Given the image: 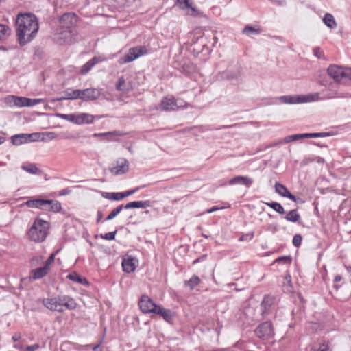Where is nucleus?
Returning a JSON list of instances; mask_svg holds the SVG:
<instances>
[{"instance_id": "obj_12", "label": "nucleus", "mask_w": 351, "mask_h": 351, "mask_svg": "<svg viewBox=\"0 0 351 351\" xmlns=\"http://www.w3.org/2000/svg\"><path fill=\"white\" fill-rule=\"evenodd\" d=\"M80 90H79V89H75V90L67 89V90H64V92H62V95L61 97H57L56 99H53L51 100V101L55 102V101H62V100L77 99H80Z\"/></svg>"}, {"instance_id": "obj_11", "label": "nucleus", "mask_w": 351, "mask_h": 351, "mask_svg": "<svg viewBox=\"0 0 351 351\" xmlns=\"http://www.w3.org/2000/svg\"><path fill=\"white\" fill-rule=\"evenodd\" d=\"M129 164L127 160L121 159L117 162L116 166L110 168V171L114 176L124 174L128 171Z\"/></svg>"}, {"instance_id": "obj_24", "label": "nucleus", "mask_w": 351, "mask_h": 351, "mask_svg": "<svg viewBox=\"0 0 351 351\" xmlns=\"http://www.w3.org/2000/svg\"><path fill=\"white\" fill-rule=\"evenodd\" d=\"M12 143L14 145H21L29 143L28 134H15L12 136Z\"/></svg>"}, {"instance_id": "obj_6", "label": "nucleus", "mask_w": 351, "mask_h": 351, "mask_svg": "<svg viewBox=\"0 0 351 351\" xmlns=\"http://www.w3.org/2000/svg\"><path fill=\"white\" fill-rule=\"evenodd\" d=\"M147 49L145 46H138L130 48L124 56L119 58V63L123 64L131 62L138 58L140 56L147 54Z\"/></svg>"}, {"instance_id": "obj_19", "label": "nucleus", "mask_w": 351, "mask_h": 351, "mask_svg": "<svg viewBox=\"0 0 351 351\" xmlns=\"http://www.w3.org/2000/svg\"><path fill=\"white\" fill-rule=\"evenodd\" d=\"M76 124H90L94 121V116L88 113H79L76 114Z\"/></svg>"}, {"instance_id": "obj_55", "label": "nucleus", "mask_w": 351, "mask_h": 351, "mask_svg": "<svg viewBox=\"0 0 351 351\" xmlns=\"http://www.w3.org/2000/svg\"><path fill=\"white\" fill-rule=\"evenodd\" d=\"M254 332L257 337H258L259 338H262L263 337V325L259 324Z\"/></svg>"}, {"instance_id": "obj_31", "label": "nucleus", "mask_w": 351, "mask_h": 351, "mask_svg": "<svg viewBox=\"0 0 351 351\" xmlns=\"http://www.w3.org/2000/svg\"><path fill=\"white\" fill-rule=\"evenodd\" d=\"M82 346H77L75 343L66 341L61 345L62 351H80Z\"/></svg>"}, {"instance_id": "obj_64", "label": "nucleus", "mask_w": 351, "mask_h": 351, "mask_svg": "<svg viewBox=\"0 0 351 351\" xmlns=\"http://www.w3.org/2000/svg\"><path fill=\"white\" fill-rule=\"evenodd\" d=\"M342 280V277L340 275H336L334 278V282H337Z\"/></svg>"}, {"instance_id": "obj_62", "label": "nucleus", "mask_w": 351, "mask_h": 351, "mask_svg": "<svg viewBox=\"0 0 351 351\" xmlns=\"http://www.w3.org/2000/svg\"><path fill=\"white\" fill-rule=\"evenodd\" d=\"M219 209H220V208H219V207L213 206V207H212V208H210L208 209L206 212H207L208 213H213V212H215V211H216V210H219Z\"/></svg>"}, {"instance_id": "obj_63", "label": "nucleus", "mask_w": 351, "mask_h": 351, "mask_svg": "<svg viewBox=\"0 0 351 351\" xmlns=\"http://www.w3.org/2000/svg\"><path fill=\"white\" fill-rule=\"evenodd\" d=\"M102 219V213L101 211H97V223H99Z\"/></svg>"}, {"instance_id": "obj_4", "label": "nucleus", "mask_w": 351, "mask_h": 351, "mask_svg": "<svg viewBox=\"0 0 351 351\" xmlns=\"http://www.w3.org/2000/svg\"><path fill=\"white\" fill-rule=\"evenodd\" d=\"M76 32L58 27L53 34V40L58 45H71L75 40Z\"/></svg>"}, {"instance_id": "obj_26", "label": "nucleus", "mask_w": 351, "mask_h": 351, "mask_svg": "<svg viewBox=\"0 0 351 351\" xmlns=\"http://www.w3.org/2000/svg\"><path fill=\"white\" fill-rule=\"evenodd\" d=\"M98 62L99 60L96 57L93 58L82 66L80 73L82 75H86L93 66L98 63Z\"/></svg>"}, {"instance_id": "obj_33", "label": "nucleus", "mask_w": 351, "mask_h": 351, "mask_svg": "<svg viewBox=\"0 0 351 351\" xmlns=\"http://www.w3.org/2000/svg\"><path fill=\"white\" fill-rule=\"evenodd\" d=\"M285 218L289 221L297 222L300 219V215L296 209H293L290 210Z\"/></svg>"}, {"instance_id": "obj_28", "label": "nucleus", "mask_w": 351, "mask_h": 351, "mask_svg": "<svg viewBox=\"0 0 351 351\" xmlns=\"http://www.w3.org/2000/svg\"><path fill=\"white\" fill-rule=\"evenodd\" d=\"M324 23L330 29H335L337 27V23L335 20L334 16L329 13H326L323 18Z\"/></svg>"}, {"instance_id": "obj_5", "label": "nucleus", "mask_w": 351, "mask_h": 351, "mask_svg": "<svg viewBox=\"0 0 351 351\" xmlns=\"http://www.w3.org/2000/svg\"><path fill=\"white\" fill-rule=\"evenodd\" d=\"M319 95L317 93L306 95H285L279 97V100L281 103L289 104L315 101L319 100Z\"/></svg>"}, {"instance_id": "obj_53", "label": "nucleus", "mask_w": 351, "mask_h": 351, "mask_svg": "<svg viewBox=\"0 0 351 351\" xmlns=\"http://www.w3.org/2000/svg\"><path fill=\"white\" fill-rule=\"evenodd\" d=\"M351 97V95H350L348 93H343L337 92L334 95H330L328 97V98H334V97L346 98V97Z\"/></svg>"}, {"instance_id": "obj_14", "label": "nucleus", "mask_w": 351, "mask_h": 351, "mask_svg": "<svg viewBox=\"0 0 351 351\" xmlns=\"http://www.w3.org/2000/svg\"><path fill=\"white\" fill-rule=\"evenodd\" d=\"M275 191L279 195L284 197H287L289 199H291L295 202H297L298 200H299V198H297L295 195H292L289 192L288 189L285 186H284L283 184H282L280 183L276 182L275 184Z\"/></svg>"}, {"instance_id": "obj_54", "label": "nucleus", "mask_w": 351, "mask_h": 351, "mask_svg": "<svg viewBox=\"0 0 351 351\" xmlns=\"http://www.w3.org/2000/svg\"><path fill=\"white\" fill-rule=\"evenodd\" d=\"M254 237L253 233H247L246 234L242 235L239 237V241H250Z\"/></svg>"}, {"instance_id": "obj_56", "label": "nucleus", "mask_w": 351, "mask_h": 351, "mask_svg": "<svg viewBox=\"0 0 351 351\" xmlns=\"http://www.w3.org/2000/svg\"><path fill=\"white\" fill-rule=\"evenodd\" d=\"M55 258V254H52L50 255V256L48 258L47 261L45 263V266L47 267L49 269H50L51 265L53 263Z\"/></svg>"}, {"instance_id": "obj_7", "label": "nucleus", "mask_w": 351, "mask_h": 351, "mask_svg": "<svg viewBox=\"0 0 351 351\" xmlns=\"http://www.w3.org/2000/svg\"><path fill=\"white\" fill-rule=\"evenodd\" d=\"M77 16L74 13H66L60 19L58 27L65 29H73L77 21Z\"/></svg>"}, {"instance_id": "obj_52", "label": "nucleus", "mask_w": 351, "mask_h": 351, "mask_svg": "<svg viewBox=\"0 0 351 351\" xmlns=\"http://www.w3.org/2000/svg\"><path fill=\"white\" fill-rule=\"evenodd\" d=\"M26 97L16 96V107H25Z\"/></svg>"}, {"instance_id": "obj_48", "label": "nucleus", "mask_w": 351, "mask_h": 351, "mask_svg": "<svg viewBox=\"0 0 351 351\" xmlns=\"http://www.w3.org/2000/svg\"><path fill=\"white\" fill-rule=\"evenodd\" d=\"M116 234L117 230L106 233L105 234H101V237L108 241H112L114 239Z\"/></svg>"}, {"instance_id": "obj_15", "label": "nucleus", "mask_w": 351, "mask_h": 351, "mask_svg": "<svg viewBox=\"0 0 351 351\" xmlns=\"http://www.w3.org/2000/svg\"><path fill=\"white\" fill-rule=\"evenodd\" d=\"M154 314L159 315L161 316L165 321L167 322H171L175 314L170 309H166L163 308L162 306L158 305L156 308L153 312Z\"/></svg>"}, {"instance_id": "obj_30", "label": "nucleus", "mask_w": 351, "mask_h": 351, "mask_svg": "<svg viewBox=\"0 0 351 351\" xmlns=\"http://www.w3.org/2000/svg\"><path fill=\"white\" fill-rule=\"evenodd\" d=\"M66 278L71 280V281L78 282L82 285H87L88 282L86 278H82L76 272H72L66 276Z\"/></svg>"}, {"instance_id": "obj_2", "label": "nucleus", "mask_w": 351, "mask_h": 351, "mask_svg": "<svg viewBox=\"0 0 351 351\" xmlns=\"http://www.w3.org/2000/svg\"><path fill=\"white\" fill-rule=\"evenodd\" d=\"M49 228V225L47 221L36 218L28 230L29 239L34 242H43L48 234Z\"/></svg>"}, {"instance_id": "obj_57", "label": "nucleus", "mask_w": 351, "mask_h": 351, "mask_svg": "<svg viewBox=\"0 0 351 351\" xmlns=\"http://www.w3.org/2000/svg\"><path fill=\"white\" fill-rule=\"evenodd\" d=\"M311 351H328V346L326 344L322 343L317 349L313 348L311 349Z\"/></svg>"}, {"instance_id": "obj_25", "label": "nucleus", "mask_w": 351, "mask_h": 351, "mask_svg": "<svg viewBox=\"0 0 351 351\" xmlns=\"http://www.w3.org/2000/svg\"><path fill=\"white\" fill-rule=\"evenodd\" d=\"M261 32L262 29L261 27L246 25L243 29L242 33L247 36H253L260 34Z\"/></svg>"}, {"instance_id": "obj_9", "label": "nucleus", "mask_w": 351, "mask_h": 351, "mask_svg": "<svg viewBox=\"0 0 351 351\" xmlns=\"http://www.w3.org/2000/svg\"><path fill=\"white\" fill-rule=\"evenodd\" d=\"M43 305L48 309L53 311L62 312L64 311V304L62 299L47 298L43 300Z\"/></svg>"}, {"instance_id": "obj_60", "label": "nucleus", "mask_w": 351, "mask_h": 351, "mask_svg": "<svg viewBox=\"0 0 351 351\" xmlns=\"http://www.w3.org/2000/svg\"><path fill=\"white\" fill-rule=\"evenodd\" d=\"M345 79L351 80V68H346Z\"/></svg>"}, {"instance_id": "obj_16", "label": "nucleus", "mask_w": 351, "mask_h": 351, "mask_svg": "<svg viewBox=\"0 0 351 351\" xmlns=\"http://www.w3.org/2000/svg\"><path fill=\"white\" fill-rule=\"evenodd\" d=\"M178 108L174 97H165L160 102V109L164 111H173Z\"/></svg>"}, {"instance_id": "obj_29", "label": "nucleus", "mask_w": 351, "mask_h": 351, "mask_svg": "<svg viewBox=\"0 0 351 351\" xmlns=\"http://www.w3.org/2000/svg\"><path fill=\"white\" fill-rule=\"evenodd\" d=\"M265 339H271L274 335V331L272 323L270 321H265Z\"/></svg>"}, {"instance_id": "obj_34", "label": "nucleus", "mask_w": 351, "mask_h": 351, "mask_svg": "<svg viewBox=\"0 0 351 351\" xmlns=\"http://www.w3.org/2000/svg\"><path fill=\"white\" fill-rule=\"evenodd\" d=\"M62 302L66 308L73 310L75 309L77 306V304L75 300L70 297H64L62 299Z\"/></svg>"}, {"instance_id": "obj_50", "label": "nucleus", "mask_w": 351, "mask_h": 351, "mask_svg": "<svg viewBox=\"0 0 351 351\" xmlns=\"http://www.w3.org/2000/svg\"><path fill=\"white\" fill-rule=\"evenodd\" d=\"M313 53L319 59H325L322 50L318 47L314 48Z\"/></svg>"}, {"instance_id": "obj_61", "label": "nucleus", "mask_w": 351, "mask_h": 351, "mask_svg": "<svg viewBox=\"0 0 351 351\" xmlns=\"http://www.w3.org/2000/svg\"><path fill=\"white\" fill-rule=\"evenodd\" d=\"M21 338V335L20 333H16L12 337V340L14 342L18 341Z\"/></svg>"}, {"instance_id": "obj_23", "label": "nucleus", "mask_w": 351, "mask_h": 351, "mask_svg": "<svg viewBox=\"0 0 351 351\" xmlns=\"http://www.w3.org/2000/svg\"><path fill=\"white\" fill-rule=\"evenodd\" d=\"M49 269L44 265L43 267L33 269L31 271L30 278L33 280L40 279L45 277L49 273Z\"/></svg>"}, {"instance_id": "obj_27", "label": "nucleus", "mask_w": 351, "mask_h": 351, "mask_svg": "<svg viewBox=\"0 0 351 351\" xmlns=\"http://www.w3.org/2000/svg\"><path fill=\"white\" fill-rule=\"evenodd\" d=\"M116 89L119 91L126 92L132 89V86L125 84L123 77H120L116 83Z\"/></svg>"}, {"instance_id": "obj_21", "label": "nucleus", "mask_w": 351, "mask_h": 351, "mask_svg": "<svg viewBox=\"0 0 351 351\" xmlns=\"http://www.w3.org/2000/svg\"><path fill=\"white\" fill-rule=\"evenodd\" d=\"M152 206L149 200L130 202L124 206L125 209L145 208Z\"/></svg>"}, {"instance_id": "obj_1", "label": "nucleus", "mask_w": 351, "mask_h": 351, "mask_svg": "<svg viewBox=\"0 0 351 351\" xmlns=\"http://www.w3.org/2000/svg\"><path fill=\"white\" fill-rule=\"evenodd\" d=\"M16 25V34L21 46L31 42L39 29L38 19L32 13L19 14Z\"/></svg>"}, {"instance_id": "obj_22", "label": "nucleus", "mask_w": 351, "mask_h": 351, "mask_svg": "<svg viewBox=\"0 0 351 351\" xmlns=\"http://www.w3.org/2000/svg\"><path fill=\"white\" fill-rule=\"evenodd\" d=\"M136 259L134 258L128 257L124 258L122 261V267L124 271L127 273L132 272L136 269Z\"/></svg>"}, {"instance_id": "obj_32", "label": "nucleus", "mask_w": 351, "mask_h": 351, "mask_svg": "<svg viewBox=\"0 0 351 351\" xmlns=\"http://www.w3.org/2000/svg\"><path fill=\"white\" fill-rule=\"evenodd\" d=\"M200 278L197 276L193 275L189 280L184 282V285L185 286L189 287V289L192 291L200 283Z\"/></svg>"}, {"instance_id": "obj_20", "label": "nucleus", "mask_w": 351, "mask_h": 351, "mask_svg": "<svg viewBox=\"0 0 351 351\" xmlns=\"http://www.w3.org/2000/svg\"><path fill=\"white\" fill-rule=\"evenodd\" d=\"M177 3L181 6L182 10L188 9L189 10V14L191 16L197 15V9L192 6V0H177Z\"/></svg>"}, {"instance_id": "obj_37", "label": "nucleus", "mask_w": 351, "mask_h": 351, "mask_svg": "<svg viewBox=\"0 0 351 351\" xmlns=\"http://www.w3.org/2000/svg\"><path fill=\"white\" fill-rule=\"evenodd\" d=\"M10 34L11 29L8 26L0 24V40H5Z\"/></svg>"}, {"instance_id": "obj_10", "label": "nucleus", "mask_w": 351, "mask_h": 351, "mask_svg": "<svg viewBox=\"0 0 351 351\" xmlns=\"http://www.w3.org/2000/svg\"><path fill=\"white\" fill-rule=\"evenodd\" d=\"M346 68L337 65H330L328 69V74L333 78L335 81H340L345 79Z\"/></svg>"}, {"instance_id": "obj_18", "label": "nucleus", "mask_w": 351, "mask_h": 351, "mask_svg": "<svg viewBox=\"0 0 351 351\" xmlns=\"http://www.w3.org/2000/svg\"><path fill=\"white\" fill-rule=\"evenodd\" d=\"M276 298L272 295L265 296V315L267 311L274 313L276 308Z\"/></svg>"}, {"instance_id": "obj_44", "label": "nucleus", "mask_w": 351, "mask_h": 351, "mask_svg": "<svg viewBox=\"0 0 351 351\" xmlns=\"http://www.w3.org/2000/svg\"><path fill=\"white\" fill-rule=\"evenodd\" d=\"M5 102L10 106H16V96L8 95L5 98Z\"/></svg>"}, {"instance_id": "obj_47", "label": "nucleus", "mask_w": 351, "mask_h": 351, "mask_svg": "<svg viewBox=\"0 0 351 351\" xmlns=\"http://www.w3.org/2000/svg\"><path fill=\"white\" fill-rule=\"evenodd\" d=\"M60 116L64 119L76 124L77 118L75 114H60Z\"/></svg>"}, {"instance_id": "obj_43", "label": "nucleus", "mask_w": 351, "mask_h": 351, "mask_svg": "<svg viewBox=\"0 0 351 351\" xmlns=\"http://www.w3.org/2000/svg\"><path fill=\"white\" fill-rule=\"evenodd\" d=\"M300 139H302L301 134H292V135L287 136L284 138L283 141L285 143H290V142H292V141H298V140H300Z\"/></svg>"}, {"instance_id": "obj_46", "label": "nucleus", "mask_w": 351, "mask_h": 351, "mask_svg": "<svg viewBox=\"0 0 351 351\" xmlns=\"http://www.w3.org/2000/svg\"><path fill=\"white\" fill-rule=\"evenodd\" d=\"M274 262L275 263H281L283 264L289 265L291 263V257L289 256H281V257H279L277 259H276Z\"/></svg>"}, {"instance_id": "obj_41", "label": "nucleus", "mask_w": 351, "mask_h": 351, "mask_svg": "<svg viewBox=\"0 0 351 351\" xmlns=\"http://www.w3.org/2000/svg\"><path fill=\"white\" fill-rule=\"evenodd\" d=\"M124 208L123 205H119L115 208L106 217V220L110 221L114 219L117 215L120 213L122 209Z\"/></svg>"}, {"instance_id": "obj_8", "label": "nucleus", "mask_w": 351, "mask_h": 351, "mask_svg": "<svg viewBox=\"0 0 351 351\" xmlns=\"http://www.w3.org/2000/svg\"><path fill=\"white\" fill-rule=\"evenodd\" d=\"M138 305L141 311L145 314L153 313L154 310L158 306V305L156 304L153 300L146 295L141 296L138 302Z\"/></svg>"}, {"instance_id": "obj_49", "label": "nucleus", "mask_w": 351, "mask_h": 351, "mask_svg": "<svg viewBox=\"0 0 351 351\" xmlns=\"http://www.w3.org/2000/svg\"><path fill=\"white\" fill-rule=\"evenodd\" d=\"M143 186L142 187H136L134 189H132V190H129V191H124L123 193H121V197H122V199L125 198V197H127L130 195H133L134 193H136L141 188H143Z\"/></svg>"}, {"instance_id": "obj_13", "label": "nucleus", "mask_w": 351, "mask_h": 351, "mask_svg": "<svg viewBox=\"0 0 351 351\" xmlns=\"http://www.w3.org/2000/svg\"><path fill=\"white\" fill-rule=\"evenodd\" d=\"M100 91L97 88H86L80 90V99L83 101H89L97 99L100 96Z\"/></svg>"}, {"instance_id": "obj_36", "label": "nucleus", "mask_w": 351, "mask_h": 351, "mask_svg": "<svg viewBox=\"0 0 351 351\" xmlns=\"http://www.w3.org/2000/svg\"><path fill=\"white\" fill-rule=\"evenodd\" d=\"M57 134L54 132H41L40 141L47 142L56 138Z\"/></svg>"}, {"instance_id": "obj_35", "label": "nucleus", "mask_w": 351, "mask_h": 351, "mask_svg": "<svg viewBox=\"0 0 351 351\" xmlns=\"http://www.w3.org/2000/svg\"><path fill=\"white\" fill-rule=\"evenodd\" d=\"M21 168L26 172L31 174H37L40 172L36 165L33 163L24 164L22 165Z\"/></svg>"}, {"instance_id": "obj_45", "label": "nucleus", "mask_w": 351, "mask_h": 351, "mask_svg": "<svg viewBox=\"0 0 351 351\" xmlns=\"http://www.w3.org/2000/svg\"><path fill=\"white\" fill-rule=\"evenodd\" d=\"M40 136L41 132H35L32 134H28L29 143V142H35V141H40Z\"/></svg>"}, {"instance_id": "obj_40", "label": "nucleus", "mask_w": 351, "mask_h": 351, "mask_svg": "<svg viewBox=\"0 0 351 351\" xmlns=\"http://www.w3.org/2000/svg\"><path fill=\"white\" fill-rule=\"evenodd\" d=\"M302 138H317V137H324L328 136V133L326 132H317V133H304L301 134Z\"/></svg>"}, {"instance_id": "obj_17", "label": "nucleus", "mask_w": 351, "mask_h": 351, "mask_svg": "<svg viewBox=\"0 0 351 351\" xmlns=\"http://www.w3.org/2000/svg\"><path fill=\"white\" fill-rule=\"evenodd\" d=\"M252 180L247 176H238L230 179L228 182V184L229 185L239 184L249 187L252 184Z\"/></svg>"}, {"instance_id": "obj_38", "label": "nucleus", "mask_w": 351, "mask_h": 351, "mask_svg": "<svg viewBox=\"0 0 351 351\" xmlns=\"http://www.w3.org/2000/svg\"><path fill=\"white\" fill-rule=\"evenodd\" d=\"M102 196L104 198L114 200V201H119L122 199L121 197V193H104Z\"/></svg>"}, {"instance_id": "obj_39", "label": "nucleus", "mask_w": 351, "mask_h": 351, "mask_svg": "<svg viewBox=\"0 0 351 351\" xmlns=\"http://www.w3.org/2000/svg\"><path fill=\"white\" fill-rule=\"evenodd\" d=\"M266 205L272 208L276 212L279 214H283L285 213L284 208L281 206L280 204L278 202H266L265 203Z\"/></svg>"}, {"instance_id": "obj_59", "label": "nucleus", "mask_w": 351, "mask_h": 351, "mask_svg": "<svg viewBox=\"0 0 351 351\" xmlns=\"http://www.w3.org/2000/svg\"><path fill=\"white\" fill-rule=\"evenodd\" d=\"M222 75L221 77V78H227V79H234V78H237V77L239 76V73H235L231 76L228 75L226 73H222Z\"/></svg>"}, {"instance_id": "obj_3", "label": "nucleus", "mask_w": 351, "mask_h": 351, "mask_svg": "<svg viewBox=\"0 0 351 351\" xmlns=\"http://www.w3.org/2000/svg\"><path fill=\"white\" fill-rule=\"evenodd\" d=\"M21 206L54 213L59 212L62 208L61 204L58 201L42 199H30L21 204Z\"/></svg>"}, {"instance_id": "obj_58", "label": "nucleus", "mask_w": 351, "mask_h": 351, "mask_svg": "<svg viewBox=\"0 0 351 351\" xmlns=\"http://www.w3.org/2000/svg\"><path fill=\"white\" fill-rule=\"evenodd\" d=\"M40 348V345L38 343H35L34 345L28 346L25 351H36Z\"/></svg>"}, {"instance_id": "obj_51", "label": "nucleus", "mask_w": 351, "mask_h": 351, "mask_svg": "<svg viewBox=\"0 0 351 351\" xmlns=\"http://www.w3.org/2000/svg\"><path fill=\"white\" fill-rule=\"evenodd\" d=\"M302 237L300 234H295L293 238V244L295 247H299L301 245Z\"/></svg>"}, {"instance_id": "obj_42", "label": "nucleus", "mask_w": 351, "mask_h": 351, "mask_svg": "<svg viewBox=\"0 0 351 351\" xmlns=\"http://www.w3.org/2000/svg\"><path fill=\"white\" fill-rule=\"evenodd\" d=\"M43 102V99L40 98L31 99L26 97L25 107L34 106Z\"/></svg>"}]
</instances>
